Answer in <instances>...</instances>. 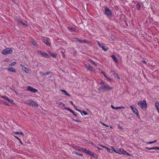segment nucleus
I'll return each instance as SVG.
<instances>
[{"instance_id": "20e7f679", "label": "nucleus", "mask_w": 159, "mask_h": 159, "mask_svg": "<svg viewBox=\"0 0 159 159\" xmlns=\"http://www.w3.org/2000/svg\"><path fill=\"white\" fill-rule=\"evenodd\" d=\"M24 102L25 103L29 104L30 106H33L34 107H37L38 106V104L32 100H24Z\"/></svg>"}, {"instance_id": "3c124183", "label": "nucleus", "mask_w": 159, "mask_h": 159, "mask_svg": "<svg viewBox=\"0 0 159 159\" xmlns=\"http://www.w3.org/2000/svg\"><path fill=\"white\" fill-rule=\"evenodd\" d=\"M83 40H82L80 39L79 42L80 43H83Z\"/></svg>"}, {"instance_id": "5701e85b", "label": "nucleus", "mask_w": 159, "mask_h": 159, "mask_svg": "<svg viewBox=\"0 0 159 159\" xmlns=\"http://www.w3.org/2000/svg\"><path fill=\"white\" fill-rule=\"evenodd\" d=\"M102 147L106 149L107 150L110 152H112V150L110 148H109L106 147H104L103 146H101Z\"/></svg>"}, {"instance_id": "f257e3e1", "label": "nucleus", "mask_w": 159, "mask_h": 159, "mask_svg": "<svg viewBox=\"0 0 159 159\" xmlns=\"http://www.w3.org/2000/svg\"><path fill=\"white\" fill-rule=\"evenodd\" d=\"M113 89V88L110 87L109 85H102L98 89V91L100 92L101 91H110Z\"/></svg>"}, {"instance_id": "bb28decb", "label": "nucleus", "mask_w": 159, "mask_h": 159, "mask_svg": "<svg viewBox=\"0 0 159 159\" xmlns=\"http://www.w3.org/2000/svg\"><path fill=\"white\" fill-rule=\"evenodd\" d=\"M104 51H106L108 49V48L105 46H103V47L101 48Z\"/></svg>"}, {"instance_id": "338daca9", "label": "nucleus", "mask_w": 159, "mask_h": 159, "mask_svg": "<svg viewBox=\"0 0 159 159\" xmlns=\"http://www.w3.org/2000/svg\"><path fill=\"white\" fill-rule=\"evenodd\" d=\"M70 102L71 103V104L73 106V105H74L73 103L71 101H70Z\"/></svg>"}, {"instance_id": "1a4fd4ad", "label": "nucleus", "mask_w": 159, "mask_h": 159, "mask_svg": "<svg viewBox=\"0 0 159 159\" xmlns=\"http://www.w3.org/2000/svg\"><path fill=\"white\" fill-rule=\"evenodd\" d=\"M26 90L27 91H29L31 92H32L33 93H35L37 92L38 91V90L32 87L31 86H28L27 87V88L26 89Z\"/></svg>"}, {"instance_id": "774afa93", "label": "nucleus", "mask_w": 159, "mask_h": 159, "mask_svg": "<svg viewBox=\"0 0 159 159\" xmlns=\"http://www.w3.org/2000/svg\"><path fill=\"white\" fill-rule=\"evenodd\" d=\"M4 98H5V99H7V100L8 99V98L7 97L6 98H5V97H4Z\"/></svg>"}, {"instance_id": "72a5a7b5", "label": "nucleus", "mask_w": 159, "mask_h": 159, "mask_svg": "<svg viewBox=\"0 0 159 159\" xmlns=\"http://www.w3.org/2000/svg\"><path fill=\"white\" fill-rule=\"evenodd\" d=\"M92 156L93 157L95 158H98L97 155L96 154L94 153H92Z\"/></svg>"}, {"instance_id": "f03ea898", "label": "nucleus", "mask_w": 159, "mask_h": 159, "mask_svg": "<svg viewBox=\"0 0 159 159\" xmlns=\"http://www.w3.org/2000/svg\"><path fill=\"white\" fill-rule=\"evenodd\" d=\"M138 105L141 109L145 110L147 109V104L145 100L139 101L138 102Z\"/></svg>"}, {"instance_id": "9d476101", "label": "nucleus", "mask_w": 159, "mask_h": 159, "mask_svg": "<svg viewBox=\"0 0 159 159\" xmlns=\"http://www.w3.org/2000/svg\"><path fill=\"white\" fill-rule=\"evenodd\" d=\"M105 9V13L110 17H111L112 16V12L108 8L106 7Z\"/></svg>"}, {"instance_id": "c756f323", "label": "nucleus", "mask_w": 159, "mask_h": 159, "mask_svg": "<svg viewBox=\"0 0 159 159\" xmlns=\"http://www.w3.org/2000/svg\"><path fill=\"white\" fill-rule=\"evenodd\" d=\"M97 43H98V46H99V47L100 48H102V47H103V45L102 44H100L99 42L98 41H97Z\"/></svg>"}, {"instance_id": "423d86ee", "label": "nucleus", "mask_w": 159, "mask_h": 159, "mask_svg": "<svg viewBox=\"0 0 159 159\" xmlns=\"http://www.w3.org/2000/svg\"><path fill=\"white\" fill-rule=\"evenodd\" d=\"M7 102H6L5 100H0V103L9 106L10 105L8 103H10L11 104H15V103L13 101V100H7Z\"/></svg>"}, {"instance_id": "a18cd8bd", "label": "nucleus", "mask_w": 159, "mask_h": 159, "mask_svg": "<svg viewBox=\"0 0 159 159\" xmlns=\"http://www.w3.org/2000/svg\"><path fill=\"white\" fill-rule=\"evenodd\" d=\"M100 84H102V85H105L104 84V82L103 81H101L100 82Z\"/></svg>"}, {"instance_id": "13d9d810", "label": "nucleus", "mask_w": 159, "mask_h": 159, "mask_svg": "<svg viewBox=\"0 0 159 159\" xmlns=\"http://www.w3.org/2000/svg\"><path fill=\"white\" fill-rule=\"evenodd\" d=\"M101 73L102 74H103V75L105 74L104 72V71H101Z\"/></svg>"}, {"instance_id": "c9c22d12", "label": "nucleus", "mask_w": 159, "mask_h": 159, "mask_svg": "<svg viewBox=\"0 0 159 159\" xmlns=\"http://www.w3.org/2000/svg\"><path fill=\"white\" fill-rule=\"evenodd\" d=\"M16 62L15 61L13 62L10 64L9 66H14L16 64Z\"/></svg>"}, {"instance_id": "4be33fe9", "label": "nucleus", "mask_w": 159, "mask_h": 159, "mask_svg": "<svg viewBox=\"0 0 159 159\" xmlns=\"http://www.w3.org/2000/svg\"><path fill=\"white\" fill-rule=\"evenodd\" d=\"M62 92V93L64 94L65 95H66L68 96H70V95L68 94L67 92L65 90L61 89V90Z\"/></svg>"}, {"instance_id": "e433bc0d", "label": "nucleus", "mask_w": 159, "mask_h": 159, "mask_svg": "<svg viewBox=\"0 0 159 159\" xmlns=\"http://www.w3.org/2000/svg\"><path fill=\"white\" fill-rule=\"evenodd\" d=\"M89 42L87 40H83V43H86L87 44H88Z\"/></svg>"}, {"instance_id": "ea45409f", "label": "nucleus", "mask_w": 159, "mask_h": 159, "mask_svg": "<svg viewBox=\"0 0 159 159\" xmlns=\"http://www.w3.org/2000/svg\"><path fill=\"white\" fill-rule=\"evenodd\" d=\"M118 128H119L121 130H122V129H123V128L121 126H120V125H118Z\"/></svg>"}, {"instance_id": "aec40b11", "label": "nucleus", "mask_w": 159, "mask_h": 159, "mask_svg": "<svg viewBox=\"0 0 159 159\" xmlns=\"http://www.w3.org/2000/svg\"><path fill=\"white\" fill-rule=\"evenodd\" d=\"M145 148L146 149H148L149 150H152L156 149L159 150V148L158 147H154L152 148H149L146 147Z\"/></svg>"}, {"instance_id": "cd10ccee", "label": "nucleus", "mask_w": 159, "mask_h": 159, "mask_svg": "<svg viewBox=\"0 0 159 159\" xmlns=\"http://www.w3.org/2000/svg\"><path fill=\"white\" fill-rule=\"evenodd\" d=\"M82 152H84L87 154H88L89 152V151L88 150L86 149L85 148H83V150Z\"/></svg>"}, {"instance_id": "052dcab7", "label": "nucleus", "mask_w": 159, "mask_h": 159, "mask_svg": "<svg viewBox=\"0 0 159 159\" xmlns=\"http://www.w3.org/2000/svg\"><path fill=\"white\" fill-rule=\"evenodd\" d=\"M73 106H74V108L75 109V110H77V107L75 106V105H73Z\"/></svg>"}, {"instance_id": "69168bd1", "label": "nucleus", "mask_w": 159, "mask_h": 159, "mask_svg": "<svg viewBox=\"0 0 159 159\" xmlns=\"http://www.w3.org/2000/svg\"><path fill=\"white\" fill-rule=\"evenodd\" d=\"M111 107L113 108V109H115V107H114L113 105H111Z\"/></svg>"}, {"instance_id": "bf43d9fd", "label": "nucleus", "mask_w": 159, "mask_h": 159, "mask_svg": "<svg viewBox=\"0 0 159 159\" xmlns=\"http://www.w3.org/2000/svg\"><path fill=\"white\" fill-rule=\"evenodd\" d=\"M110 72L111 73H115L114 71L112 70H111Z\"/></svg>"}, {"instance_id": "4c0bfd02", "label": "nucleus", "mask_w": 159, "mask_h": 159, "mask_svg": "<svg viewBox=\"0 0 159 159\" xmlns=\"http://www.w3.org/2000/svg\"><path fill=\"white\" fill-rule=\"evenodd\" d=\"M50 73V72H46V73H43V74L45 75V76H46V75H49Z\"/></svg>"}, {"instance_id": "e2e57ef3", "label": "nucleus", "mask_w": 159, "mask_h": 159, "mask_svg": "<svg viewBox=\"0 0 159 159\" xmlns=\"http://www.w3.org/2000/svg\"><path fill=\"white\" fill-rule=\"evenodd\" d=\"M62 103L61 102H59V104H58V105H59V106H61V105H62Z\"/></svg>"}, {"instance_id": "6ab92c4d", "label": "nucleus", "mask_w": 159, "mask_h": 159, "mask_svg": "<svg viewBox=\"0 0 159 159\" xmlns=\"http://www.w3.org/2000/svg\"><path fill=\"white\" fill-rule=\"evenodd\" d=\"M31 43L32 45L36 47V48H38V44L36 43L35 41H34L33 40H32L31 41Z\"/></svg>"}, {"instance_id": "603ef678", "label": "nucleus", "mask_w": 159, "mask_h": 159, "mask_svg": "<svg viewBox=\"0 0 159 159\" xmlns=\"http://www.w3.org/2000/svg\"><path fill=\"white\" fill-rule=\"evenodd\" d=\"M75 39L78 41L79 42L80 40V39H79V38H75Z\"/></svg>"}, {"instance_id": "ddd939ff", "label": "nucleus", "mask_w": 159, "mask_h": 159, "mask_svg": "<svg viewBox=\"0 0 159 159\" xmlns=\"http://www.w3.org/2000/svg\"><path fill=\"white\" fill-rule=\"evenodd\" d=\"M20 66H21L22 69H23V70L25 72L28 73L29 72V70L24 66L21 64H20Z\"/></svg>"}, {"instance_id": "f8f14e48", "label": "nucleus", "mask_w": 159, "mask_h": 159, "mask_svg": "<svg viewBox=\"0 0 159 159\" xmlns=\"http://www.w3.org/2000/svg\"><path fill=\"white\" fill-rule=\"evenodd\" d=\"M64 109H65L66 110H68L71 112L75 117H78V116H77V114L75 113L74 111H73L70 108L68 107H65V108H64Z\"/></svg>"}, {"instance_id": "c85d7f7f", "label": "nucleus", "mask_w": 159, "mask_h": 159, "mask_svg": "<svg viewBox=\"0 0 159 159\" xmlns=\"http://www.w3.org/2000/svg\"><path fill=\"white\" fill-rule=\"evenodd\" d=\"M113 75L116 78H117L118 79H120V78L119 77L118 75H117V73H114Z\"/></svg>"}, {"instance_id": "6e6552de", "label": "nucleus", "mask_w": 159, "mask_h": 159, "mask_svg": "<svg viewBox=\"0 0 159 159\" xmlns=\"http://www.w3.org/2000/svg\"><path fill=\"white\" fill-rule=\"evenodd\" d=\"M85 66L87 69L95 73L96 72V70L91 66L89 64L87 63L85 64Z\"/></svg>"}, {"instance_id": "de8ad7c7", "label": "nucleus", "mask_w": 159, "mask_h": 159, "mask_svg": "<svg viewBox=\"0 0 159 159\" xmlns=\"http://www.w3.org/2000/svg\"><path fill=\"white\" fill-rule=\"evenodd\" d=\"M103 75L108 80H110L109 78H108L105 75V74H104V75Z\"/></svg>"}, {"instance_id": "7c9ffc66", "label": "nucleus", "mask_w": 159, "mask_h": 159, "mask_svg": "<svg viewBox=\"0 0 159 159\" xmlns=\"http://www.w3.org/2000/svg\"><path fill=\"white\" fill-rule=\"evenodd\" d=\"M157 142V140H155L153 142H147L146 143L147 144H151L152 143H156Z\"/></svg>"}, {"instance_id": "9b49d317", "label": "nucleus", "mask_w": 159, "mask_h": 159, "mask_svg": "<svg viewBox=\"0 0 159 159\" xmlns=\"http://www.w3.org/2000/svg\"><path fill=\"white\" fill-rule=\"evenodd\" d=\"M38 52L40 54L43 56V57H45L46 58H48L49 57V55L48 54L42 51H38Z\"/></svg>"}, {"instance_id": "49530a36", "label": "nucleus", "mask_w": 159, "mask_h": 159, "mask_svg": "<svg viewBox=\"0 0 159 159\" xmlns=\"http://www.w3.org/2000/svg\"><path fill=\"white\" fill-rule=\"evenodd\" d=\"M70 30H72L73 31H75V28L74 27L73 28H70Z\"/></svg>"}, {"instance_id": "4d7b16f0", "label": "nucleus", "mask_w": 159, "mask_h": 159, "mask_svg": "<svg viewBox=\"0 0 159 159\" xmlns=\"http://www.w3.org/2000/svg\"><path fill=\"white\" fill-rule=\"evenodd\" d=\"M62 56L64 58H65V54L63 52H62Z\"/></svg>"}, {"instance_id": "dca6fc26", "label": "nucleus", "mask_w": 159, "mask_h": 159, "mask_svg": "<svg viewBox=\"0 0 159 159\" xmlns=\"http://www.w3.org/2000/svg\"><path fill=\"white\" fill-rule=\"evenodd\" d=\"M73 148L75 149H76L79 151H83V148H82L80 147H78V146H75L74 147H73Z\"/></svg>"}, {"instance_id": "2eb2a0df", "label": "nucleus", "mask_w": 159, "mask_h": 159, "mask_svg": "<svg viewBox=\"0 0 159 159\" xmlns=\"http://www.w3.org/2000/svg\"><path fill=\"white\" fill-rule=\"evenodd\" d=\"M43 42L48 46H51V43L48 40L44 39H43Z\"/></svg>"}, {"instance_id": "a878e982", "label": "nucleus", "mask_w": 159, "mask_h": 159, "mask_svg": "<svg viewBox=\"0 0 159 159\" xmlns=\"http://www.w3.org/2000/svg\"><path fill=\"white\" fill-rule=\"evenodd\" d=\"M15 134H20L23 137L24 136V134L23 133L21 132H17L14 133Z\"/></svg>"}, {"instance_id": "79ce46f5", "label": "nucleus", "mask_w": 159, "mask_h": 159, "mask_svg": "<svg viewBox=\"0 0 159 159\" xmlns=\"http://www.w3.org/2000/svg\"><path fill=\"white\" fill-rule=\"evenodd\" d=\"M93 153V152H92L89 151V152L88 154L91 155V156H92V153Z\"/></svg>"}, {"instance_id": "680f3d73", "label": "nucleus", "mask_w": 159, "mask_h": 159, "mask_svg": "<svg viewBox=\"0 0 159 159\" xmlns=\"http://www.w3.org/2000/svg\"><path fill=\"white\" fill-rule=\"evenodd\" d=\"M142 62L144 63H145V64H146V62L144 60H143L142 61Z\"/></svg>"}, {"instance_id": "6e6d98bb", "label": "nucleus", "mask_w": 159, "mask_h": 159, "mask_svg": "<svg viewBox=\"0 0 159 159\" xmlns=\"http://www.w3.org/2000/svg\"><path fill=\"white\" fill-rule=\"evenodd\" d=\"M76 110L77 111H78L80 112L81 113L82 115V111L80 110H79L78 109H77V110Z\"/></svg>"}, {"instance_id": "864d4df0", "label": "nucleus", "mask_w": 159, "mask_h": 159, "mask_svg": "<svg viewBox=\"0 0 159 159\" xmlns=\"http://www.w3.org/2000/svg\"><path fill=\"white\" fill-rule=\"evenodd\" d=\"M75 39L78 41L79 42L80 40V39H79V38H75Z\"/></svg>"}, {"instance_id": "4468645a", "label": "nucleus", "mask_w": 159, "mask_h": 159, "mask_svg": "<svg viewBox=\"0 0 159 159\" xmlns=\"http://www.w3.org/2000/svg\"><path fill=\"white\" fill-rule=\"evenodd\" d=\"M16 21L17 22L21 24L22 25L28 27V25L24 23L23 21L20 19H18L16 20Z\"/></svg>"}, {"instance_id": "0eeeda50", "label": "nucleus", "mask_w": 159, "mask_h": 159, "mask_svg": "<svg viewBox=\"0 0 159 159\" xmlns=\"http://www.w3.org/2000/svg\"><path fill=\"white\" fill-rule=\"evenodd\" d=\"M130 107L132 110L133 113L136 115L138 118H140V116L139 113V111L136 108L134 107L133 106H130Z\"/></svg>"}, {"instance_id": "39448f33", "label": "nucleus", "mask_w": 159, "mask_h": 159, "mask_svg": "<svg viewBox=\"0 0 159 159\" xmlns=\"http://www.w3.org/2000/svg\"><path fill=\"white\" fill-rule=\"evenodd\" d=\"M12 52V50L11 48H6L3 49L2 52V54L3 55H7L10 54Z\"/></svg>"}, {"instance_id": "0e129e2a", "label": "nucleus", "mask_w": 159, "mask_h": 159, "mask_svg": "<svg viewBox=\"0 0 159 159\" xmlns=\"http://www.w3.org/2000/svg\"><path fill=\"white\" fill-rule=\"evenodd\" d=\"M62 106H63V107H65V104H64V103H62ZM65 108V107H64V108Z\"/></svg>"}, {"instance_id": "8fccbe9b", "label": "nucleus", "mask_w": 159, "mask_h": 159, "mask_svg": "<svg viewBox=\"0 0 159 159\" xmlns=\"http://www.w3.org/2000/svg\"><path fill=\"white\" fill-rule=\"evenodd\" d=\"M83 40H82L80 39L79 42L80 43H83Z\"/></svg>"}, {"instance_id": "f3484780", "label": "nucleus", "mask_w": 159, "mask_h": 159, "mask_svg": "<svg viewBox=\"0 0 159 159\" xmlns=\"http://www.w3.org/2000/svg\"><path fill=\"white\" fill-rule=\"evenodd\" d=\"M155 106L158 112L159 113V102L157 101L155 103Z\"/></svg>"}, {"instance_id": "c03bdc74", "label": "nucleus", "mask_w": 159, "mask_h": 159, "mask_svg": "<svg viewBox=\"0 0 159 159\" xmlns=\"http://www.w3.org/2000/svg\"><path fill=\"white\" fill-rule=\"evenodd\" d=\"M101 124L102 125H103L105 126H106V127H108V125H106L104 124V123H102V122H101Z\"/></svg>"}, {"instance_id": "a211bd4d", "label": "nucleus", "mask_w": 159, "mask_h": 159, "mask_svg": "<svg viewBox=\"0 0 159 159\" xmlns=\"http://www.w3.org/2000/svg\"><path fill=\"white\" fill-rule=\"evenodd\" d=\"M111 57H112V58L113 59V61L116 63H117L118 62V61L116 58V57H115V56L114 55H111Z\"/></svg>"}, {"instance_id": "393cba45", "label": "nucleus", "mask_w": 159, "mask_h": 159, "mask_svg": "<svg viewBox=\"0 0 159 159\" xmlns=\"http://www.w3.org/2000/svg\"><path fill=\"white\" fill-rule=\"evenodd\" d=\"M89 61L90 62H91L92 64H93L95 66H97V64H96V63H95V61H94L93 60H92L90 59L89 60Z\"/></svg>"}, {"instance_id": "58836bf2", "label": "nucleus", "mask_w": 159, "mask_h": 159, "mask_svg": "<svg viewBox=\"0 0 159 159\" xmlns=\"http://www.w3.org/2000/svg\"><path fill=\"white\" fill-rule=\"evenodd\" d=\"M83 113L84 115H88V113L85 111H82V113Z\"/></svg>"}, {"instance_id": "b1692460", "label": "nucleus", "mask_w": 159, "mask_h": 159, "mask_svg": "<svg viewBox=\"0 0 159 159\" xmlns=\"http://www.w3.org/2000/svg\"><path fill=\"white\" fill-rule=\"evenodd\" d=\"M51 56L53 57L56 58L57 57V54L54 52H53Z\"/></svg>"}, {"instance_id": "a19ab883", "label": "nucleus", "mask_w": 159, "mask_h": 159, "mask_svg": "<svg viewBox=\"0 0 159 159\" xmlns=\"http://www.w3.org/2000/svg\"><path fill=\"white\" fill-rule=\"evenodd\" d=\"M72 120L75 121V122H81V121H80V120H75V119H72Z\"/></svg>"}, {"instance_id": "f704fd0d", "label": "nucleus", "mask_w": 159, "mask_h": 159, "mask_svg": "<svg viewBox=\"0 0 159 159\" xmlns=\"http://www.w3.org/2000/svg\"><path fill=\"white\" fill-rule=\"evenodd\" d=\"M14 137L19 140V141H20V142L21 144H22V145L23 144V143L22 142L21 140L19 138H18V137H17L16 136H14Z\"/></svg>"}, {"instance_id": "5fc2aeb1", "label": "nucleus", "mask_w": 159, "mask_h": 159, "mask_svg": "<svg viewBox=\"0 0 159 159\" xmlns=\"http://www.w3.org/2000/svg\"><path fill=\"white\" fill-rule=\"evenodd\" d=\"M76 110L77 111H78L80 112L81 113L82 115V111L80 110H79L78 109H77V110Z\"/></svg>"}, {"instance_id": "7ed1b4c3", "label": "nucleus", "mask_w": 159, "mask_h": 159, "mask_svg": "<svg viewBox=\"0 0 159 159\" xmlns=\"http://www.w3.org/2000/svg\"><path fill=\"white\" fill-rule=\"evenodd\" d=\"M111 148H113V151L115 152L118 154H124L125 155L129 156V154L125 151L122 148H118L116 150H115L113 147H111Z\"/></svg>"}, {"instance_id": "09e8293b", "label": "nucleus", "mask_w": 159, "mask_h": 159, "mask_svg": "<svg viewBox=\"0 0 159 159\" xmlns=\"http://www.w3.org/2000/svg\"><path fill=\"white\" fill-rule=\"evenodd\" d=\"M48 53H49V54L51 55V54H52V52H51L50 51H48Z\"/></svg>"}, {"instance_id": "37998d69", "label": "nucleus", "mask_w": 159, "mask_h": 159, "mask_svg": "<svg viewBox=\"0 0 159 159\" xmlns=\"http://www.w3.org/2000/svg\"><path fill=\"white\" fill-rule=\"evenodd\" d=\"M121 108H123V107H117L115 108V110H116L118 109H119Z\"/></svg>"}, {"instance_id": "473e14b6", "label": "nucleus", "mask_w": 159, "mask_h": 159, "mask_svg": "<svg viewBox=\"0 0 159 159\" xmlns=\"http://www.w3.org/2000/svg\"><path fill=\"white\" fill-rule=\"evenodd\" d=\"M74 153L75 154H76V155H77L81 156H83V154H80V153H78L77 152H74Z\"/></svg>"}, {"instance_id": "2f4dec72", "label": "nucleus", "mask_w": 159, "mask_h": 159, "mask_svg": "<svg viewBox=\"0 0 159 159\" xmlns=\"http://www.w3.org/2000/svg\"><path fill=\"white\" fill-rule=\"evenodd\" d=\"M136 7H138V9L139 10L140 8L141 7V4L140 3H138L136 4Z\"/></svg>"}, {"instance_id": "412c9836", "label": "nucleus", "mask_w": 159, "mask_h": 159, "mask_svg": "<svg viewBox=\"0 0 159 159\" xmlns=\"http://www.w3.org/2000/svg\"><path fill=\"white\" fill-rule=\"evenodd\" d=\"M7 70L9 71H10L14 73H16V72L15 69L13 67L8 68Z\"/></svg>"}]
</instances>
